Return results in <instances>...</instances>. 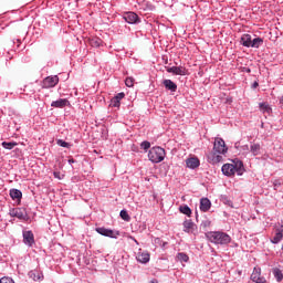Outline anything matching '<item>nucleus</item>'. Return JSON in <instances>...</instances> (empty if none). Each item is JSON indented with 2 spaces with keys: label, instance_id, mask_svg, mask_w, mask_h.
I'll list each match as a JSON object with an SVG mask.
<instances>
[{
  "label": "nucleus",
  "instance_id": "f257e3e1",
  "mask_svg": "<svg viewBox=\"0 0 283 283\" xmlns=\"http://www.w3.org/2000/svg\"><path fill=\"white\" fill-rule=\"evenodd\" d=\"M229 151L227 148V144L222 138H216L213 144V151L208 154V163L211 165H218V163H222V156Z\"/></svg>",
  "mask_w": 283,
  "mask_h": 283
},
{
  "label": "nucleus",
  "instance_id": "f03ea898",
  "mask_svg": "<svg viewBox=\"0 0 283 283\" xmlns=\"http://www.w3.org/2000/svg\"><path fill=\"white\" fill-rule=\"evenodd\" d=\"M221 171L228 177L235 176V174L242 176V174H244V164H242L241 160L233 161V164H224Z\"/></svg>",
  "mask_w": 283,
  "mask_h": 283
},
{
  "label": "nucleus",
  "instance_id": "7ed1b4c3",
  "mask_svg": "<svg viewBox=\"0 0 283 283\" xmlns=\"http://www.w3.org/2000/svg\"><path fill=\"white\" fill-rule=\"evenodd\" d=\"M207 238L213 244H229L231 242V237L224 232H209Z\"/></svg>",
  "mask_w": 283,
  "mask_h": 283
},
{
  "label": "nucleus",
  "instance_id": "20e7f679",
  "mask_svg": "<svg viewBox=\"0 0 283 283\" xmlns=\"http://www.w3.org/2000/svg\"><path fill=\"white\" fill-rule=\"evenodd\" d=\"M165 156H166V153L164 148L159 146L153 147L148 151V160H150V163H155V164L163 163V160H165Z\"/></svg>",
  "mask_w": 283,
  "mask_h": 283
},
{
  "label": "nucleus",
  "instance_id": "39448f33",
  "mask_svg": "<svg viewBox=\"0 0 283 283\" xmlns=\"http://www.w3.org/2000/svg\"><path fill=\"white\" fill-rule=\"evenodd\" d=\"M241 45L244 48H260L264 40L262 38H255L252 40L251 34H243L240 40Z\"/></svg>",
  "mask_w": 283,
  "mask_h": 283
},
{
  "label": "nucleus",
  "instance_id": "423d86ee",
  "mask_svg": "<svg viewBox=\"0 0 283 283\" xmlns=\"http://www.w3.org/2000/svg\"><path fill=\"white\" fill-rule=\"evenodd\" d=\"M9 216L19 220H28V211L24 208H13L10 210Z\"/></svg>",
  "mask_w": 283,
  "mask_h": 283
},
{
  "label": "nucleus",
  "instance_id": "0eeeda50",
  "mask_svg": "<svg viewBox=\"0 0 283 283\" xmlns=\"http://www.w3.org/2000/svg\"><path fill=\"white\" fill-rule=\"evenodd\" d=\"M59 85V76H48L42 82V87L44 90H50V87H56Z\"/></svg>",
  "mask_w": 283,
  "mask_h": 283
},
{
  "label": "nucleus",
  "instance_id": "6e6552de",
  "mask_svg": "<svg viewBox=\"0 0 283 283\" xmlns=\"http://www.w3.org/2000/svg\"><path fill=\"white\" fill-rule=\"evenodd\" d=\"M95 231L99 233V235H104L105 238H118L120 235L119 232H114V230L107 228H96Z\"/></svg>",
  "mask_w": 283,
  "mask_h": 283
},
{
  "label": "nucleus",
  "instance_id": "1a4fd4ad",
  "mask_svg": "<svg viewBox=\"0 0 283 283\" xmlns=\"http://www.w3.org/2000/svg\"><path fill=\"white\" fill-rule=\"evenodd\" d=\"M168 74H175V76H185L187 74V69L184 66H172L166 69Z\"/></svg>",
  "mask_w": 283,
  "mask_h": 283
},
{
  "label": "nucleus",
  "instance_id": "9d476101",
  "mask_svg": "<svg viewBox=\"0 0 283 283\" xmlns=\"http://www.w3.org/2000/svg\"><path fill=\"white\" fill-rule=\"evenodd\" d=\"M123 19L126 21V23H138L139 19H138V14H136L135 12H126L123 15Z\"/></svg>",
  "mask_w": 283,
  "mask_h": 283
},
{
  "label": "nucleus",
  "instance_id": "9b49d317",
  "mask_svg": "<svg viewBox=\"0 0 283 283\" xmlns=\"http://www.w3.org/2000/svg\"><path fill=\"white\" fill-rule=\"evenodd\" d=\"M23 242L28 247H32V244L34 243V233H32V231H24L23 232Z\"/></svg>",
  "mask_w": 283,
  "mask_h": 283
},
{
  "label": "nucleus",
  "instance_id": "f8f14e48",
  "mask_svg": "<svg viewBox=\"0 0 283 283\" xmlns=\"http://www.w3.org/2000/svg\"><path fill=\"white\" fill-rule=\"evenodd\" d=\"M29 276L33 282H43L44 280L43 272L36 270L29 272Z\"/></svg>",
  "mask_w": 283,
  "mask_h": 283
},
{
  "label": "nucleus",
  "instance_id": "ddd939ff",
  "mask_svg": "<svg viewBox=\"0 0 283 283\" xmlns=\"http://www.w3.org/2000/svg\"><path fill=\"white\" fill-rule=\"evenodd\" d=\"M67 105H70V101H67L66 98H60L51 103V107H56L60 109H63V107H67Z\"/></svg>",
  "mask_w": 283,
  "mask_h": 283
},
{
  "label": "nucleus",
  "instance_id": "4468645a",
  "mask_svg": "<svg viewBox=\"0 0 283 283\" xmlns=\"http://www.w3.org/2000/svg\"><path fill=\"white\" fill-rule=\"evenodd\" d=\"M261 271L258 268H254L252 274H251V280L252 282L255 283H264V277H261Z\"/></svg>",
  "mask_w": 283,
  "mask_h": 283
},
{
  "label": "nucleus",
  "instance_id": "2eb2a0df",
  "mask_svg": "<svg viewBox=\"0 0 283 283\" xmlns=\"http://www.w3.org/2000/svg\"><path fill=\"white\" fill-rule=\"evenodd\" d=\"M136 260H137V262H140L142 264H147V262H149V260H150V255L148 252H139L136 255Z\"/></svg>",
  "mask_w": 283,
  "mask_h": 283
},
{
  "label": "nucleus",
  "instance_id": "dca6fc26",
  "mask_svg": "<svg viewBox=\"0 0 283 283\" xmlns=\"http://www.w3.org/2000/svg\"><path fill=\"white\" fill-rule=\"evenodd\" d=\"M186 165L189 167V169H197V167H200V160L196 157L188 158L186 160Z\"/></svg>",
  "mask_w": 283,
  "mask_h": 283
},
{
  "label": "nucleus",
  "instance_id": "f3484780",
  "mask_svg": "<svg viewBox=\"0 0 283 283\" xmlns=\"http://www.w3.org/2000/svg\"><path fill=\"white\" fill-rule=\"evenodd\" d=\"M209 209H211V201L208 198H202L200 201V210L207 212Z\"/></svg>",
  "mask_w": 283,
  "mask_h": 283
},
{
  "label": "nucleus",
  "instance_id": "a211bd4d",
  "mask_svg": "<svg viewBox=\"0 0 283 283\" xmlns=\"http://www.w3.org/2000/svg\"><path fill=\"white\" fill-rule=\"evenodd\" d=\"M164 87H166V90H169L170 92H176V90H178V85L171 80H165Z\"/></svg>",
  "mask_w": 283,
  "mask_h": 283
},
{
  "label": "nucleus",
  "instance_id": "6ab92c4d",
  "mask_svg": "<svg viewBox=\"0 0 283 283\" xmlns=\"http://www.w3.org/2000/svg\"><path fill=\"white\" fill-rule=\"evenodd\" d=\"M193 227H196V224H193L191 220H186L184 222V231L186 233H191L193 231Z\"/></svg>",
  "mask_w": 283,
  "mask_h": 283
},
{
  "label": "nucleus",
  "instance_id": "aec40b11",
  "mask_svg": "<svg viewBox=\"0 0 283 283\" xmlns=\"http://www.w3.org/2000/svg\"><path fill=\"white\" fill-rule=\"evenodd\" d=\"M22 196H23V193L19 189H11L10 190V197L12 198V200H20V198Z\"/></svg>",
  "mask_w": 283,
  "mask_h": 283
},
{
  "label": "nucleus",
  "instance_id": "412c9836",
  "mask_svg": "<svg viewBox=\"0 0 283 283\" xmlns=\"http://www.w3.org/2000/svg\"><path fill=\"white\" fill-rule=\"evenodd\" d=\"M259 107H260V111L263 113V114H271L272 112V108L269 104L266 103H260L259 104Z\"/></svg>",
  "mask_w": 283,
  "mask_h": 283
},
{
  "label": "nucleus",
  "instance_id": "4be33fe9",
  "mask_svg": "<svg viewBox=\"0 0 283 283\" xmlns=\"http://www.w3.org/2000/svg\"><path fill=\"white\" fill-rule=\"evenodd\" d=\"M260 149H262L260 144H251L250 146V151L253 156H260Z\"/></svg>",
  "mask_w": 283,
  "mask_h": 283
},
{
  "label": "nucleus",
  "instance_id": "5701e85b",
  "mask_svg": "<svg viewBox=\"0 0 283 283\" xmlns=\"http://www.w3.org/2000/svg\"><path fill=\"white\" fill-rule=\"evenodd\" d=\"M19 145L17 142H3L2 147L3 149L12 150V148L17 147Z\"/></svg>",
  "mask_w": 283,
  "mask_h": 283
},
{
  "label": "nucleus",
  "instance_id": "b1692460",
  "mask_svg": "<svg viewBox=\"0 0 283 283\" xmlns=\"http://www.w3.org/2000/svg\"><path fill=\"white\" fill-rule=\"evenodd\" d=\"M273 275H274V277L276 279V282H282V280H283L282 270L275 268V269L273 270Z\"/></svg>",
  "mask_w": 283,
  "mask_h": 283
},
{
  "label": "nucleus",
  "instance_id": "393cba45",
  "mask_svg": "<svg viewBox=\"0 0 283 283\" xmlns=\"http://www.w3.org/2000/svg\"><path fill=\"white\" fill-rule=\"evenodd\" d=\"M179 211L185 216L191 217V208L189 206H180Z\"/></svg>",
  "mask_w": 283,
  "mask_h": 283
},
{
  "label": "nucleus",
  "instance_id": "a878e982",
  "mask_svg": "<svg viewBox=\"0 0 283 283\" xmlns=\"http://www.w3.org/2000/svg\"><path fill=\"white\" fill-rule=\"evenodd\" d=\"M119 216L122 220H125V222H129L132 220V217H129V213H127V210H122L119 212Z\"/></svg>",
  "mask_w": 283,
  "mask_h": 283
},
{
  "label": "nucleus",
  "instance_id": "bb28decb",
  "mask_svg": "<svg viewBox=\"0 0 283 283\" xmlns=\"http://www.w3.org/2000/svg\"><path fill=\"white\" fill-rule=\"evenodd\" d=\"M177 260H179V262H189V255L185 254V253H178L177 254Z\"/></svg>",
  "mask_w": 283,
  "mask_h": 283
},
{
  "label": "nucleus",
  "instance_id": "cd10ccee",
  "mask_svg": "<svg viewBox=\"0 0 283 283\" xmlns=\"http://www.w3.org/2000/svg\"><path fill=\"white\" fill-rule=\"evenodd\" d=\"M282 238H283V233L280 231L276 232L274 238L272 239L273 244H277L282 240Z\"/></svg>",
  "mask_w": 283,
  "mask_h": 283
},
{
  "label": "nucleus",
  "instance_id": "c85d7f7f",
  "mask_svg": "<svg viewBox=\"0 0 283 283\" xmlns=\"http://www.w3.org/2000/svg\"><path fill=\"white\" fill-rule=\"evenodd\" d=\"M135 81L136 80L134 77H126V80H125L126 87H134Z\"/></svg>",
  "mask_w": 283,
  "mask_h": 283
},
{
  "label": "nucleus",
  "instance_id": "c756f323",
  "mask_svg": "<svg viewBox=\"0 0 283 283\" xmlns=\"http://www.w3.org/2000/svg\"><path fill=\"white\" fill-rule=\"evenodd\" d=\"M57 145L60 147H65L66 149H70V147H71L70 143H66V142L62 140V139L57 140Z\"/></svg>",
  "mask_w": 283,
  "mask_h": 283
},
{
  "label": "nucleus",
  "instance_id": "7c9ffc66",
  "mask_svg": "<svg viewBox=\"0 0 283 283\" xmlns=\"http://www.w3.org/2000/svg\"><path fill=\"white\" fill-rule=\"evenodd\" d=\"M111 107H120V102L114 97L111 99Z\"/></svg>",
  "mask_w": 283,
  "mask_h": 283
},
{
  "label": "nucleus",
  "instance_id": "2f4dec72",
  "mask_svg": "<svg viewBox=\"0 0 283 283\" xmlns=\"http://www.w3.org/2000/svg\"><path fill=\"white\" fill-rule=\"evenodd\" d=\"M142 149H144L145 151H147V149H149V147H151V144L149 142H143L140 144Z\"/></svg>",
  "mask_w": 283,
  "mask_h": 283
},
{
  "label": "nucleus",
  "instance_id": "473e14b6",
  "mask_svg": "<svg viewBox=\"0 0 283 283\" xmlns=\"http://www.w3.org/2000/svg\"><path fill=\"white\" fill-rule=\"evenodd\" d=\"M115 98L118 103H120V101H123V98H125V93H118L115 97Z\"/></svg>",
  "mask_w": 283,
  "mask_h": 283
},
{
  "label": "nucleus",
  "instance_id": "72a5a7b5",
  "mask_svg": "<svg viewBox=\"0 0 283 283\" xmlns=\"http://www.w3.org/2000/svg\"><path fill=\"white\" fill-rule=\"evenodd\" d=\"M0 283H14V280L11 277L4 276L0 280Z\"/></svg>",
  "mask_w": 283,
  "mask_h": 283
},
{
  "label": "nucleus",
  "instance_id": "f704fd0d",
  "mask_svg": "<svg viewBox=\"0 0 283 283\" xmlns=\"http://www.w3.org/2000/svg\"><path fill=\"white\" fill-rule=\"evenodd\" d=\"M91 45L93 48H98L101 45V40H91Z\"/></svg>",
  "mask_w": 283,
  "mask_h": 283
},
{
  "label": "nucleus",
  "instance_id": "c9c22d12",
  "mask_svg": "<svg viewBox=\"0 0 283 283\" xmlns=\"http://www.w3.org/2000/svg\"><path fill=\"white\" fill-rule=\"evenodd\" d=\"M258 85H259L258 82L253 83V87H258Z\"/></svg>",
  "mask_w": 283,
  "mask_h": 283
},
{
  "label": "nucleus",
  "instance_id": "e433bc0d",
  "mask_svg": "<svg viewBox=\"0 0 283 283\" xmlns=\"http://www.w3.org/2000/svg\"><path fill=\"white\" fill-rule=\"evenodd\" d=\"M279 232L283 233V226H281V230H279Z\"/></svg>",
  "mask_w": 283,
  "mask_h": 283
},
{
  "label": "nucleus",
  "instance_id": "4c0bfd02",
  "mask_svg": "<svg viewBox=\"0 0 283 283\" xmlns=\"http://www.w3.org/2000/svg\"><path fill=\"white\" fill-rule=\"evenodd\" d=\"M69 163H70V164L74 163V159H70Z\"/></svg>",
  "mask_w": 283,
  "mask_h": 283
}]
</instances>
